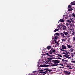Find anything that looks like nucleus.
Segmentation results:
<instances>
[{
	"label": "nucleus",
	"mask_w": 75,
	"mask_h": 75,
	"mask_svg": "<svg viewBox=\"0 0 75 75\" xmlns=\"http://www.w3.org/2000/svg\"><path fill=\"white\" fill-rule=\"evenodd\" d=\"M52 62H53L54 64H53L51 66H58L59 65V64H58L60 63V61L58 60H52Z\"/></svg>",
	"instance_id": "f257e3e1"
},
{
	"label": "nucleus",
	"mask_w": 75,
	"mask_h": 75,
	"mask_svg": "<svg viewBox=\"0 0 75 75\" xmlns=\"http://www.w3.org/2000/svg\"><path fill=\"white\" fill-rule=\"evenodd\" d=\"M64 73H65V74H67V75H70L71 74V72H69V71H64Z\"/></svg>",
	"instance_id": "f03ea898"
},
{
	"label": "nucleus",
	"mask_w": 75,
	"mask_h": 75,
	"mask_svg": "<svg viewBox=\"0 0 75 75\" xmlns=\"http://www.w3.org/2000/svg\"><path fill=\"white\" fill-rule=\"evenodd\" d=\"M61 26L62 27H63L62 29L63 30H66L67 28L63 24H61Z\"/></svg>",
	"instance_id": "7ed1b4c3"
},
{
	"label": "nucleus",
	"mask_w": 75,
	"mask_h": 75,
	"mask_svg": "<svg viewBox=\"0 0 75 75\" xmlns=\"http://www.w3.org/2000/svg\"><path fill=\"white\" fill-rule=\"evenodd\" d=\"M61 36L63 38H65V36L64 35V33H60Z\"/></svg>",
	"instance_id": "20e7f679"
},
{
	"label": "nucleus",
	"mask_w": 75,
	"mask_h": 75,
	"mask_svg": "<svg viewBox=\"0 0 75 75\" xmlns=\"http://www.w3.org/2000/svg\"><path fill=\"white\" fill-rule=\"evenodd\" d=\"M45 54L46 55L48 56V57H49L50 58H52V57H53V56H52V55H50V54L47 53H46Z\"/></svg>",
	"instance_id": "39448f33"
},
{
	"label": "nucleus",
	"mask_w": 75,
	"mask_h": 75,
	"mask_svg": "<svg viewBox=\"0 0 75 75\" xmlns=\"http://www.w3.org/2000/svg\"><path fill=\"white\" fill-rule=\"evenodd\" d=\"M62 49L63 50H64V49H67V47H66V46H65L64 45H62Z\"/></svg>",
	"instance_id": "423d86ee"
},
{
	"label": "nucleus",
	"mask_w": 75,
	"mask_h": 75,
	"mask_svg": "<svg viewBox=\"0 0 75 75\" xmlns=\"http://www.w3.org/2000/svg\"><path fill=\"white\" fill-rule=\"evenodd\" d=\"M39 71L40 73V74H42V73L43 72V71H44V70H41V69H39L38 70Z\"/></svg>",
	"instance_id": "0eeeda50"
},
{
	"label": "nucleus",
	"mask_w": 75,
	"mask_h": 75,
	"mask_svg": "<svg viewBox=\"0 0 75 75\" xmlns=\"http://www.w3.org/2000/svg\"><path fill=\"white\" fill-rule=\"evenodd\" d=\"M69 25L71 27H73L74 25V23H70L69 24Z\"/></svg>",
	"instance_id": "6e6552de"
},
{
	"label": "nucleus",
	"mask_w": 75,
	"mask_h": 75,
	"mask_svg": "<svg viewBox=\"0 0 75 75\" xmlns=\"http://www.w3.org/2000/svg\"><path fill=\"white\" fill-rule=\"evenodd\" d=\"M64 34L65 35L67 36L68 34V32H64Z\"/></svg>",
	"instance_id": "1a4fd4ad"
},
{
	"label": "nucleus",
	"mask_w": 75,
	"mask_h": 75,
	"mask_svg": "<svg viewBox=\"0 0 75 75\" xmlns=\"http://www.w3.org/2000/svg\"><path fill=\"white\" fill-rule=\"evenodd\" d=\"M51 47H52L51 46H47V48L48 50H49L50 48H51Z\"/></svg>",
	"instance_id": "9d476101"
},
{
	"label": "nucleus",
	"mask_w": 75,
	"mask_h": 75,
	"mask_svg": "<svg viewBox=\"0 0 75 75\" xmlns=\"http://www.w3.org/2000/svg\"><path fill=\"white\" fill-rule=\"evenodd\" d=\"M71 4L72 5H75V1L71 2Z\"/></svg>",
	"instance_id": "9b49d317"
},
{
	"label": "nucleus",
	"mask_w": 75,
	"mask_h": 75,
	"mask_svg": "<svg viewBox=\"0 0 75 75\" xmlns=\"http://www.w3.org/2000/svg\"><path fill=\"white\" fill-rule=\"evenodd\" d=\"M68 11L69 12L70 11H72L73 10V9L72 8H69L68 9Z\"/></svg>",
	"instance_id": "f8f14e48"
},
{
	"label": "nucleus",
	"mask_w": 75,
	"mask_h": 75,
	"mask_svg": "<svg viewBox=\"0 0 75 75\" xmlns=\"http://www.w3.org/2000/svg\"><path fill=\"white\" fill-rule=\"evenodd\" d=\"M60 35V34L58 33H57L54 34V36H59Z\"/></svg>",
	"instance_id": "ddd939ff"
},
{
	"label": "nucleus",
	"mask_w": 75,
	"mask_h": 75,
	"mask_svg": "<svg viewBox=\"0 0 75 75\" xmlns=\"http://www.w3.org/2000/svg\"><path fill=\"white\" fill-rule=\"evenodd\" d=\"M56 54V55H59L58 56V57H61V58H62V56L61 54L59 55V54Z\"/></svg>",
	"instance_id": "4468645a"
},
{
	"label": "nucleus",
	"mask_w": 75,
	"mask_h": 75,
	"mask_svg": "<svg viewBox=\"0 0 75 75\" xmlns=\"http://www.w3.org/2000/svg\"><path fill=\"white\" fill-rule=\"evenodd\" d=\"M59 29H58L56 28L55 30H54V32H55L57 31H59Z\"/></svg>",
	"instance_id": "2eb2a0df"
},
{
	"label": "nucleus",
	"mask_w": 75,
	"mask_h": 75,
	"mask_svg": "<svg viewBox=\"0 0 75 75\" xmlns=\"http://www.w3.org/2000/svg\"><path fill=\"white\" fill-rule=\"evenodd\" d=\"M59 21L61 22H64L65 21V20L63 19H60Z\"/></svg>",
	"instance_id": "dca6fc26"
},
{
	"label": "nucleus",
	"mask_w": 75,
	"mask_h": 75,
	"mask_svg": "<svg viewBox=\"0 0 75 75\" xmlns=\"http://www.w3.org/2000/svg\"><path fill=\"white\" fill-rule=\"evenodd\" d=\"M67 47H68V48H70L72 47L70 45H67Z\"/></svg>",
	"instance_id": "f3484780"
},
{
	"label": "nucleus",
	"mask_w": 75,
	"mask_h": 75,
	"mask_svg": "<svg viewBox=\"0 0 75 75\" xmlns=\"http://www.w3.org/2000/svg\"><path fill=\"white\" fill-rule=\"evenodd\" d=\"M49 54H52V50H50V51L49 52Z\"/></svg>",
	"instance_id": "a211bd4d"
},
{
	"label": "nucleus",
	"mask_w": 75,
	"mask_h": 75,
	"mask_svg": "<svg viewBox=\"0 0 75 75\" xmlns=\"http://www.w3.org/2000/svg\"><path fill=\"white\" fill-rule=\"evenodd\" d=\"M47 71H43L42 74H46L47 73Z\"/></svg>",
	"instance_id": "6ab92c4d"
},
{
	"label": "nucleus",
	"mask_w": 75,
	"mask_h": 75,
	"mask_svg": "<svg viewBox=\"0 0 75 75\" xmlns=\"http://www.w3.org/2000/svg\"><path fill=\"white\" fill-rule=\"evenodd\" d=\"M69 29L71 30V32H74L75 30L74 29H72L71 28H70Z\"/></svg>",
	"instance_id": "aec40b11"
},
{
	"label": "nucleus",
	"mask_w": 75,
	"mask_h": 75,
	"mask_svg": "<svg viewBox=\"0 0 75 75\" xmlns=\"http://www.w3.org/2000/svg\"><path fill=\"white\" fill-rule=\"evenodd\" d=\"M39 67H49V66H38Z\"/></svg>",
	"instance_id": "412c9836"
},
{
	"label": "nucleus",
	"mask_w": 75,
	"mask_h": 75,
	"mask_svg": "<svg viewBox=\"0 0 75 75\" xmlns=\"http://www.w3.org/2000/svg\"><path fill=\"white\" fill-rule=\"evenodd\" d=\"M72 6L71 5H69L68 6V8H71V7Z\"/></svg>",
	"instance_id": "4be33fe9"
},
{
	"label": "nucleus",
	"mask_w": 75,
	"mask_h": 75,
	"mask_svg": "<svg viewBox=\"0 0 75 75\" xmlns=\"http://www.w3.org/2000/svg\"><path fill=\"white\" fill-rule=\"evenodd\" d=\"M66 67H69V68L70 69H73L72 68H70V67H71V66H66Z\"/></svg>",
	"instance_id": "5701e85b"
},
{
	"label": "nucleus",
	"mask_w": 75,
	"mask_h": 75,
	"mask_svg": "<svg viewBox=\"0 0 75 75\" xmlns=\"http://www.w3.org/2000/svg\"><path fill=\"white\" fill-rule=\"evenodd\" d=\"M66 52V54L67 55V54H70L69 53V52H68L67 51H66V52Z\"/></svg>",
	"instance_id": "b1692460"
},
{
	"label": "nucleus",
	"mask_w": 75,
	"mask_h": 75,
	"mask_svg": "<svg viewBox=\"0 0 75 75\" xmlns=\"http://www.w3.org/2000/svg\"><path fill=\"white\" fill-rule=\"evenodd\" d=\"M64 57H65V58H69V56H67V55H65Z\"/></svg>",
	"instance_id": "393cba45"
},
{
	"label": "nucleus",
	"mask_w": 75,
	"mask_h": 75,
	"mask_svg": "<svg viewBox=\"0 0 75 75\" xmlns=\"http://www.w3.org/2000/svg\"><path fill=\"white\" fill-rule=\"evenodd\" d=\"M52 59H53L52 58H47V59H48V60H52Z\"/></svg>",
	"instance_id": "a878e982"
},
{
	"label": "nucleus",
	"mask_w": 75,
	"mask_h": 75,
	"mask_svg": "<svg viewBox=\"0 0 75 75\" xmlns=\"http://www.w3.org/2000/svg\"><path fill=\"white\" fill-rule=\"evenodd\" d=\"M67 21L69 23H71V22H72L71 21H70L69 20H67Z\"/></svg>",
	"instance_id": "bb28decb"
},
{
	"label": "nucleus",
	"mask_w": 75,
	"mask_h": 75,
	"mask_svg": "<svg viewBox=\"0 0 75 75\" xmlns=\"http://www.w3.org/2000/svg\"><path fill=\"white\" fill-rule=\"evenodd\" d=\"M47 71H49V72H52V71L51 70H50L49 69H48Z\"/></svg>",
	"instance_id": "cd10ccee"
},
{
	"label": "nucleus",
	"mask_w": 75,
	"mask_h": 75,
	"mask_svg": "<svg viewBox=\"0 0 75 75\" xmlns=\"http://www.w3.org/2000/svg\"><path fill=\"white\" fill-rule=\"evenodd\" d=\"M70 50L71 51H73L74 50V49L73 48H71L70 49Z\"/></svg>",
	"instance_id": "c85d7f7f"
},
{
	"label": "nucleus",
	"mask_w": 75,
	"mask_h": 75,
	"mask_svg": "<svg viewBox=\"0 0 75 75\" xmlns=\"http://www.w3.org/2000/svg\"><path fill=\"white\" fill-rule=\"evenodd\" d=\"M56 50H52V53H53V52H55Z\"/></svg>",
	"instance_id": "c756f323"
},
{
	"label": "nucleus",
	"mask_w": 75,
	"mask_h": 75,
	"mask_svg": "<svg viewBox=\"0 0 75 75\" xmlns=\"http://www.w3.org/2000/svg\"><path fill=\"white\" fill-rule=\"evenodd\" d=\"M70 37V35H67V38H69Z\"/></svg>",
	"instance_id": "7c9ffc66"
},
{
	"label": "nucleus",
	"mask_w": 75,
	"mask_h": 75,
	"mask_svg": "<svg viewBox=\"0 0 75 75\" xmlns=\"http://www.w3.org/2000/svg\"><path fill=\"white\" fill-rule=\"evenodd\" d=\"M38 65H37V66H39V65H40V62H38Z\"/></svg>",
	"instance_id": "2f4dec72"
},
{
	"label": "nucleus",
	"mask_w": 75,
	"mask_h": 75,
	"mask_svg": "<svg viewBox=\"0 0 75 75\" xmlns=\"http://www.w3.org/2000/svg\"><path fill=\"white\" fill-rule=\"evenodd\" d=\"M72 16H73L74 17H75V14L74 13H73Z\"/></svg>",
	"instance_id": "473e14b6"
},
{
	"label": "nucleus",
	"mask_w": 75,
	"mask_h": 75,
	"mask_svg": "<svg viewBox=\"0 0 75 75\" xmlns=\"http://www.w3.org/2000/svg\"><path fill=\"white\" fill-rule=\"evenodd\" d=\"M40 66H50V65H41Z\"/></svg>",
	"instance_id": "72a5a7b5"
},
{
	"label": "nucleus",
	"mask_w": 75,
	"mask_h": 75,
	"mask_svg": "<svg viewBox=\"0 0 75 75\" xmlns=\"http://www.w3.org/2000/svg\"><path fill=\"white\" fill-rule=\"evenodd\" d=\"M59 65H61V66H64V65L63 64H62V63H60L59 64Z\"/></svg>",
	"instance_id": "f704fd0d"
},
{
	"label": "nucleus",
	"mask_w": 75,
	"mask_h": 75,
	"mask_svg": "<svg viewBox=\"0 0 75 75\" xmlns=\"http://www.w3.org/2000/svg\"><path fill=\"white\" fill-rule=\"evenodd\" d=\"M58 38L57 37H55L54 38V39L55 40L57 39Z\"/></svg>",
	"instance_id": "c9c22d12"
},
{
	"label": "nucleus",
	"mask_w": 75,
	"mask_h": 75,
	"mask_svg": "<svg viewBox=\"0 0 75 75\" xmlns=\"http://www.w3.org/2000/svg\"><path fill=\"white\" fill-rule=\"evenodd\" d=\"M48 69H44V71H48Z\"/></svg>",
	"instance_id": "e433bc0d"
},
{
	"label": "nucleus",
	"mask_w": 75,
	"mask_h": 75,
	"mask_svg": "<svg viewBox=\"0 0 75 75\" xmlns=\"http://www.w3.org/2000/svg\"><path fill=\"white\" fill-rule=\"evenodd\" d=\"M37 72V71H33V74H35V73H36V72Z\"/></svg>",
	"instance_id": "4c0bfd02"
},
{
	"label": "nucleus",
	"mask_w": 75,
	"mask_h": 75,
	"mask_svg": "<svg viewBox=\"0 0 75 75\" xmlns=\"http://www.w3.org/2000/svg\"><path fill=\"white\" fill-rule=\"evenodd\" d=\"M69 19L71 21L73 22V21L72 20V19H71V18H70Z\"/></svg>",
	"instance_id": "58836bf2"
},
{
	"label": "nucleus",
	"mask_w": 75,
	"mask_h": 75,
	"mask_svg": "<svg viewBox=\"0 0 75 75\" xmlns=\"http://www.w3.org/2000/svg\"><path fill=\"white\" fill-rule=\"evenodd\" d=\"M75 34V32H74L72 33V35H74V34Z\"/></svg>",
	"instance_id": "ea45409f"
},
{
	"label": "nucleus",
	"mask_w": 75,
	"mask_h": 75,
	"mask_svg": "<svg viewBox=\"0 0 75 75\" xmlns=\"http://www.w3.org/2000/svg\"><path fill=\"white\" fill-rule=\"evenodd\" d=\"M65 60H64V59H62V62H65Z\"/></svg>",
	"instance_id": "a19ab883"
},
{
	"label": "nucleus",
	"mask_w": 75,
	"mask_h": 75,
	"mask_svg": "<svg viewBox=\"0 0 75 75\" xmlns=\"http://www.w3.org/2000/svg\"><path fill=\"white\" fill-rule=\"evenodd\" d=\"M73 40L75 41V37H73Z\"/></svg>",
	"instance_id": "79ce46f5"
},
{
	"label": "nucleus",
	"mask_w": 75,
	"mask_h": 75,
	"mask_svg": "<svg viewBox=\"0 0 75 75\" xmlns=\"http://www.w3.org/2000/svg\"><path fill=\"white\" fill-rule=\"evenodd\" d=\"M66 41V40L65 39H62V42H63V41Z\"/></svg>",
	"instance_id": "37998d69"
},
{
	"label": "nucleus",
	"mask_w": 75,
	"mask_h": 75,
	"mask_svg": "<svg viewBox=\"0 0 75 75\" xmlns=\"http://www.w3.org/2000/svg\"><path fill=\"white\" fill-rule=\"evenodd\" d=\"M66 51V50H61L62 51H64V52H65Z\"/></svg>",
	"instance_id": "c03bdc74"
},
{
	"label": "nucleus",
	"mask_w": 75,
	"mask_h": 75,
	"mask_svg": "<svg viewBox=\"0 0 75 75\" xmlns=\"http://www.w3.org/2000/svg\"><path fill=\"white\" fill-rule=\"evenodd\" d=\"M66 24L67 25V26H68V25H69V24L67 23Z\"/></svg>",
	"instance_id": "a18cd8bd"
},
{
	"label": "nucleus",
	"mask_w": 75,
	"mask_h": 75,
	"mask_svg": "<svg viewBox=\"0 0 75 75\" xmlns=\"http://www.w3.org/2000/svg\"><path fill=\"white\" fill-rule=\"evenodd\" d=\"M71 62H73V63H75V60L74 61H71Z\"/></svg>",
	"instance_id": "49530a36"
},
{
	"label": "nucleus",
	"mask_w": 75,
	"mask_h": 75,
	"mask_svg": "<svg viewBox=\"0 0 75 75\" xmlns=\"http://www.w3.org/2000/svg\"><path fill=\"white\" fill-rule=\"evenodd\" d=\"M74 55V54H72L71 53V57H73Z\"/></svg>",
	"instance_id": "de8ad7c7"
},
{
	"label": "nucleus",
	"mask_w": 75,
	"mask_h": 75,
	"mask_svg": "<svg viewBox=\"0 0 75 75\" xmlns=\"http://www.w3.org/2000/svg\"><path fill=\"white\" fill-rule=\"evenodd\" d=\"M54 41L55 43H56V42H57V40H54Z\"/></svg>",
	"instance_id": "09e8293b"
},
{
	"label": "nucleus",
	"mask_w": 75,
	"mask_h": 75,
	"mask_svg": "<svg viewBox=\"0 0 75 75\" xmlns=\"http://www.w3.org/2000/svg\"><path fill=\"white\" fill-rule=\"evenodd\" d=\"M61 26V25H58V27H60Z\"/></svg>",
	"instance_id": "8fccbe9b"
},
{
	"label": "nucleus",
	"mask_w": 75,
	"mask_h": 75,
	"mask_svg": "<svg viewBox=\"0 0 75 75\" xmlns=\"http://www.w3.org/2000/svg\"><path fill=\"white\" fill-rule=\"evenodd\" d=\"M63 54H65V55H67V54H65V52H63Z\"/></svg>",
	"instance_id": "3c124183"
},
{
	"label": "nucleus",
	"mask_w": 75,
	"mask_h": 75,
	"mask_svg": "<svg viewBox=\"0 0 75 75\" xmlns=\"http://www.w3.org/2000/svg\"><path fill=\"white\" fill-rule=\"evenodd\" d=\"M51 61L50 60H47V62H51Z\"/></svg>",
	"instance_id": "603ef678"
},
{
	"label": "nucleus",
	"mask_w": 75,
	"mask_h": 75,
	"mask_svg": "<svg viewBox=\"0 0 75 75\" xmlns=\"http://www.w3.org/2000/svg\"><path fill=\"white\" fill-rule=\"evenodd\" d=\"M69 17H71V16H68Z\"/></svg>",
	"instance_id": "864d4df0"
},
{
	"label": "nucleus",
	"mask_w": 75,
	"mask_h": 75,
	"mask_svg": "<svg viewBox=\"0 0 75 75\" xmlns=\"http://www.w3.org/2000/svg\"><path fill=\"white\" fill-rule=\"evenodd\" d=\"M68 61L67 60H65V62H68Z\"/></svg>",
	"instance_id": "5fc2aeb1"
},
{
	"label": "nucleus",
	"mask_w": 75,
	"mask_h": 75,
	"mask_svg": "<svg viewBox=\"0 0 75 75\" xmlns=\"http://www.w3.org/2000/svg\"><path fill=\"white\" fill-rule=\"evenodd\" d=\"M59 43H57L56 45H59Z\"/></svg>",
	"instance_id": "6e6d98bb"
},
{
	"label": "nucleus",
	"mask_w": 75,
	"mask_h": 75,
	"mask_svg": "<svg viewBox=\"0 0 75 75\" xmlns=\"http://www.w3.org/2000/svg\"><path fill=\"white\" fill-rule=\"evenodd\" d=\"M59 59H61V58H60V57H59Z\"/></svg>",
	"instance_id": "4d7b16f0"
},
{
	"label": "nucleus",
	"mask_w": 75,
	"mask_h": 75,
	"mask_svg": "<svg viewBox=\"0 0 75 75\" xmlns=\"http://www.w3.org/2000/svg\"><path fill=\"white\" fill-rule=\"evenodd\" d=\"M69 58L70 59H71V57H69V58Z\"/></svg>",
	"instance_id": "13d9d810"
},
{
	"label": "nucleus",
	"mask_w": 75,
	"mask_h": 75,
	"mask_svg": "<svg viewBox=\"0 0 75 75\" xmlns=\"http://www.w3.org/2000/svg\"><path fill=\"white\" fill-rule=\"evenodd\" d=\"M53 48H51V50H53Z\"/></svg>",
	"instance_id": "bf43d9fd"
},
{
	"label": "nucleus",
	"mask_w": 75,
	"mask_h": 75,
	"mask_svg": "<svg viewBox=\"0 0 75 75\" xmlns=\"http://www.w3.org/2000/svg\"><path fill=\"white\" fill-rule=\"evenodd\" d=\"M42 75H45V74H42Z\"/></svg>",
	"instance_id": "052dcab7"
},
{
	"label": "nucleus",
	"mask_w": 75,
	"mask_h": 75,
	"mask_svg": "<svg viewBox=\"0 0 75 75\" xmlns=\"http://www.w3.org/2000/svg\"><path fill=\"white\" fill-rule=\"evenodd\" d=\"M57 59H59V57H58L57 58Z\"/></svg>",
	"instance_id": "680f3d73"
},
{
	"label": "nucleus",
	"mask_w": 75,
	"mask_h": 75,
	"mask_svg": "<svg viewBox=\"0 0 75 75\" xmlns=\"http://www.w3.org/2000/svg\"><path fill=\"white\" fill-rule=\"evenodd\" d=\"M67 55L68 56H69V55L68 54H67Z\"/></svg>",
	"instance_id": "e2e57ef3"
},
{
	"label": "nucleus",
	"mask_w": 75,
	"mask_h": 75,
	"mask_svg": "<svg viewBox=\"0 0 75 75\" xmlns=\"http://www.w3.org/2000/svg\"><path fill=\"white\" fill-rule=\"evenodd\" d=\"M64 68V67H62V68Z\"/></svg>",
	"instance_id": "0e129e2a"
},
{
	"label": "nucleus",
	"mask_w": 75,
	"mask_h": 75,
	"mask_svg": "<svg viewBox=\"0 0 75 75\" xmlns=\"http://www.w3.org/2000/svg\"><path fill=\"white\" fill-rule=\"evenodd\" d=\"M55 59H57V58H55Z\"/></svg>",
	"instance_id": "69168bd1"
},
{
	"label": "nucleus",
	"mask_w": 75,
	"mask_h": 75,
	"mask_svg": "<svg viewBox=\"0 0 75 75\" xmlns=\"http://www.w3.org/2000/svg\"><path fill=\"white\" fill-rule=\"evenodd\" d=\"M74 54V55H75V54Z\"/></svg>",
	"instance_id": "338daca9"
},
{
	"label": "nucleus",
	"mask_w": 75,
	"mask_h": 75,
	"mask_svg": "<svg viewBox=\"0 0 75 75\" xmlns=\"http://www.w3.org/2000/svg\"><path fill=\"white\" fill-rule=\"evenodd\" d=\"M58 42H56V43H57Z\"/></svg>",
	"instance_id": "774afa93"
}]
</instances>
